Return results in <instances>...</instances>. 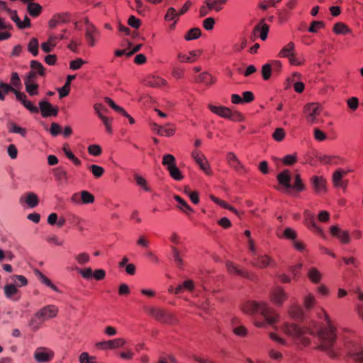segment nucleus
Segmentation results:
<instances>
[{"label":"nucleus","mask_w":363,"mask_h":363,"mask_svg":"<svg viewBox=\"0 0 363 363\" xmlns=\"http://www.w3.org/2000/svg\"><path fill=\"white\" fill-rule=\"evenodd\" d=\"M277 181L280 185L286 189H290L291 185V174L289 170H284L277 175Z\"/></svg>","instance_id":"bb28decb"},{"label":"nucleus","mask_w":363,"mask_h":363,"mask_svg":"<svg viewBox=\"0 0 363 363\" xmlns=\"http://www.w3.org/2000/svg\"><path fill=\"white\" fill-rule=\"evenodd\" d=\"M347 357L355 363H363V347L357 346L348 351Z\"/></svg>","instance_id":"393cba45"},{"label":"nucleus","mask_w":363,"mask_h":363,"mask_svg":"<svg viewBox=\"0 0 363 363\" xmlns=\"http://www.w3.org/2000/svg\"><path fill=\"white\" fill-rule=\"evenodd\" d=\"M100 38V32L89 21L85 20V39L89 46L94 47Z\"/></svg>","instance_id":"20e7f679"},{"label":"nucleus","mask_w":363,"mask_h":363,"mask_svg":"<svg viewBox=\"0 0 363 363\" xmlns=\"http://www.w3.org/2000/svg\"><path fill=\"white\" fill-rule=\"evenodd\" d=\"M167 171L169 172L170 177L176 181H181L184 179V176H183L182 172L177 167V165L174 166L173 167H172L171 169H169Z\"/></svg>","instance_id":"5fc2aeb1"},{"label":"nucleus","mask_w":363,"mask_h":363,"mask_svg":"<svg viewBox=\"0 0 363 363\" xmlns=\"http://www.w3.org/2000/svg\"><path fill=\"white\" fill-rule=\"evenodd\" d=\"M67 30L66 29H64L62 30V33L60 34H50L49 35L50 38V43L54 45L55 46L57 45V44L63 39H67L68 36L66 35Z\"/></svg>","instance_id":"58836bf2"},{"label":"nucleus","mask_w":363,"mask_h":363,"mask_svg":"<svg viewBox=\"0 0 363 363\" xmlns=\"http://www.w3.org/2000/svg\"><path fill=\"white\" fill-rule=\"evenodd\" d=\"M105 101L116 111L122 114L123 116L127 117L129 114L122 107L116 105L115 102L110 98L106 97Z\"/></svg>","instance_id":"8fccbe9b"},{"label":"nucleus","mask_w":363,"mask_h":363,"mask_svg":"<svg viewBox=\"0 0 363 363\" xmlns=\"http://www.w3.org/2000/svg\"><path fill=\"white\" fill-rule=\"evenodd\" d=\"M105 101L116 111L122 114L123 116L127 117L129 114L122 107L116 105L115 102L110 98L106 97Z\"/></svg>","instance_id":"3c124183"},{"label":"nucleus","mask_w":363,"mask_h":363,"mask_svg":"<svg viewBox=\"0 0 363 363\" xmlns=\"http://www.w3.org/2000/svg\"><path fill=\"white\" fill-rule=\"evenodd\" d=\"M126 343L127 342L124 338L118 337L99 342L96 344V347L102 350H115L124 347Z\"/></svg>","instance_id":"423d86ee"},{"label":"nucleus","mask_w":363,"mask_h":363,"mask_svg":"<svg viewBox=\"0 0 363 363\" xmlns=\"http://www.w3.org/2000/svg\"><path fill=\"white\" fill-rule=\"evenodd\" d=\"M144 83L146 86L154 88L168 87V82L166 79L155 75L147 77L144 80Z\"/></svg>","instance_id":"f3484780"},{"label":"nucleus","mask_w":363,"mask_h":363,"mask_svg":"<svg viewBox=\"0 0 363 363\" xmlns=\"http://www.w3.org/2000/svg\"><path fill=\"white\" fill-rule=\"evenodd\" d=\"M145 311L148 315L162 323H167L172 319V315L170 313L161 308L150 307L146 308Z\"/></svg>","instance_id":"6e6552de"},{"label":"nucleus","mask_w":363,"mask_h":363,"mask_svg":"<svg viewBox=\"0 0 363 363\" xmlns=\"http://www.w3.org/2000/svg\"><path fill=\"white\" fill-rule=\"evenodd\" d=\"M228 0H206L205 1L211 11L219 12L223 9V6Z\"/></svg>","instance_id":"7c9ffc66"},{"label":"nucleus","mask_w":363,"mask_h":363,"mask_svg":"<svg viewBox=\"0 0 363 363\" xmlns=\"http://www.w3.org/2000/svg\"><path fill=\"white\" fill-rule=\"evenodd\" d=\"M80 197L82 204L92 203L95 200L94 195L87 191H82Z\"/></svg>","instance_id":"603ef678"},{"label":"nucleus","mask_w":363,"mask_h":363,"mask_svg":"<svg viewBox=\"0 0 363 363\" xmlns=\"http://www.w3.org/2000/svg\"><path fill=\"white\" fill-rule=\"evenodd\" d=\"M39 108L41 111L42 116L44 118L51 116H56L58 113L57 107H53L52 104L47 101H40Z\"/></svg>","instance_id":"6ab92c4d"},{"label":"nucleus","mask_w":363,"mask_h":363,"mask_svg":"<svg viewBox=\"0 0 363 363\" xmlns=\"http://www.w3.org/2000/svg\"><path fill=\"white\" fill-rule=\"evenodd\" d=\"M201 54V50H194L186 53L179 52L177 54V60L182 63H194L199 60Z\"/></svg>","instance_id":"f8f14e48"},{"label":"nucleus","mask_w":363,"mask_h":363,"mask_svg":"<svg viewBox=\"0 0 363 363\" xmlns=\"http://www.w3.org/2000/svg\"><path fill=\"white\" fill-rule=\"evenodd\" d=\"M307 275L309 280L313 284L319 283L322 279V274L315 267L311 268L308 270Z\"/></svg>","instance_id":"f704fd0d"},{"label":"nucleus","mask_w":363,"mask_h":363,"mask_svg":"<svg viewBox=\"0 0 363 363\" xmlns=\"http://www.w3.org/2000/svg\"><path fill=\"white\" fill-rule=\"evenodd\" d=\"M333 32L337 35H347L352 33V30L345 24L341 22L334 25Z\"/></svg>","instance_id":"2f4dec72"},{"label":"nucleus","mask_w":363,"mask_h":363,"mask_svg":"<svg viewBox=\"0 0 363 363\" xmlns=\"http://www.w3.org/2000/svg\"><path fill=\"white\" fill-rule=\"evenodd\" d=\"M298 161V154L294 152L291 155L284 156L282 159V162L284 165L291 166L296 164Z\"/></svg>","instance_id":"6e6d98bb"},{"label":"nucleus","mask_w":363,"mask_h":363,"mask_svg":"<svg viewBox=\"0 0 363 363\" xmlns=\"http://www.w3.org/2000/svg\"><path fill=\"white\" fill-rule=\"evenodd\" d=\"M311 182L317 194H321L326 192V180L323 177L313 176L311 177Z\"/></svg>","instance_id":"412c9836"},{"label":"nucleus","mask_w":363,"mask_h":363,"mask_svg":"<svg viewBox=\"0 0 363 363\" xmlns=\"http://www.w3.org/2000/svg\"><path fill=\"white\" fill-rule=\"evenodd\" d=\"M330 232L333 236L337 238L343 244H347L350 241L349 233L347 231L342 230L337 225L331 226Z\"/></svg>","instance_id":"4be33fe9"},{"label":"nucleus","mask_w":363,"mask_h":363,"mask_svg":"<svg viewBox=\"0 0 363 363\" xmlns=\"http://www.w3.org/2000/svg\"><path fill=\"white\" fill-rule=\"evenodd\" d=\"M349 172H350V169L347 170L342 168H339L334 172L332 181L335 187L342 189L346 188L347 184L342 180V179Z\"/></svg>","instance_id":"dca6fc26"},{"label":"nucleus","mask_w":363,"mask_h":363,"mask_svg":"<svg viewBox=\"0 0 363 363\" xmlns=\"http://www.w3.org/2000/svg\"><path fill=\"white\" fill-rule=\"evenodd\" d=\"M79 361L80 363H98L96 357L95 356H91L86 352L81 353L79 357Z\"/></svg>","instance_id":"864d4df0"},{"label":"nucleus","mask_w":363,"mask_h":363,"mask_svg":"<svg viewBox=\"0 0 363 363\" xmlns=\"http://www.w3.org/2000/svg\"><path fill=\"white\" fill-rule=\"evenodd\" d=\"M44 322L45 321L43 320V319H41L40 317L38 318L37 314L35 313L30 322V325L33 330H37L40 328Z\"/></svg>","instance_id":"774afa93"},{"label":"nucleus","mask_w":363,"mask_h":363,"mask_svg":"<svg viewBox=\"0 0 363 363\" xmlns=\"http://www.w3.org/2000/svg\"><path fill=\"white\" fill-rule=\"evenodd\" d=\"M269 298L272 303L279 306L288 298V295L282 287L276 286L271 290Z\"/></svg>","instance_id":"1a4fd4ad"},{"label":"nucleus","mask_w":363,"mask_h":363,"mask_svg":"<svg viewBox=\"0 0 363 363\" xmlns=\"http://www.w3.org/2000/svg\"><path fill=\"white\" fill-rule=\"evenodd\" d=\"M35 274L37 275V277H38L40 281L43 284L50 287V289H52L53 291H55L56 292H60V290L58 289V288L54 284H52V282L45 275H44L40 271L36 270Z\"/></svg>","instance_id":"473e14b6"},{"label":"nucleus","mask_w":363,"mask_h":363,"mask_svg":"<svg viewBox=\"0 0 363 363\" xmlns=\"http://www.w3.org/2000/svg\"><path fill=\"white\" fill-rule=\"evenodd\" d=\"M14 91V88L11 85L0 82V100L4 101L5 99V96L9 92H13Z\"/></svg>","instance_id":"37998d69"},{"label":"nucleus","mask_w":363,"mask_h":363,"mask_svg":"<svg viewBox=\"0 0 363 363\" xmlns=\"http://www.w3.org/2000/svg\"><path fill=\"white\" fill-rule=\"evenodd\" d=\"M9 132L20 134L23 137H25L26 135V130L25 128L18 126L13 123L9 125Z\"/></svg>","instance_id":"69168bd1"},{"label":"nucleus","mask_w":363,"mask_h":363,"mask_svg":"<svg viewBox=\"0 0 363 363\" xmlns=\"http://www.w3.org/2000/svg\"><path fill=\"white\" fill-rule=\"evenodd\" d=\"M78 272L85 279H94L96 281L103 280L106 277V272L104 269H99L95 271H92L91 267L84 269L78 268Z\"/></svg>","instance_id":"0eeeda50"},{"label":"nucleus","mask_w":363,"mask_h":363,"mask_svg":"<svg viewBox=\"0 0 363 363\" xmlns=\"http://www.w3.org/2000/svg\"><path fill=\"white\" fill-rule=\"evenodd\" d=\"M252 266L263 269L274 264V261L267 255H255L251 260Z\"/></svg>","instance_id":"ddd939ff"},{"label":"nucleus","mask_w":363,"mask_h":363,"mask_svg":"<svg viewBox=\"0 0 363 363\" xmlns=\"http://www.w3.org/2000/svg\"><path fill=\"white\" fill-rule=\"evenodd\" d=\"M269 30V26L263 22L259 23L255 28V31H259V37L262 40H265L267 39Z\"/></svg>","instance_id":"ea45409f"},{"label":"nucleus","mask_w":363,"mask_h":363,"mask_svg":"<svg viewBox=\"0 0 363 363\" xmlns=\"http://www.w3.org/2000/svg\"><path fill=\"white\" fill-rule=\"evenodd\" d=\"M226 267L230 274L240 276L250 280H255L256 279V275L254 273L245 269H238V267L231 262L226 263Z\"/></svg>","instance_id":"4468645a"},{"label":"nucleus","mask_w":363,"mask_h":363,"mask_svg":"<svg viewBox=\"0 0 363 363\" xmlns=\"http://www.w3.org/2000/svg\"><path fill=\"white\" fill-rule=\"evenodd\" d=\"M208 109L213 113L216 114L217 116L224 118H228L231 119L233 118V113L232 111L223 106H216L211 104H209L208 105Z\"/></svg>","instance_id":"a211bd4d"},{"label":"nucleus","mask_w":363,"mask_h":363,"mask_svg":"<svg viewBox=\"0 0 363 363\" xmlns=\"http://www.w3.org/2000/svg\"><path fill=\"white\" fill-rule=\"evenodd\" d=\"M247 45V40L244 38H240L238 42L235 43L232 47V50L234 52H240Z\"/></svg>","instance_id":"052dcab7"},{"label":"nucleus","mask_w":363,"mask_h":363,"mask_svg":"<svg viewBox=\"0 0 363 363\" xmlns=\"http://www.w3.org/2000/svg\"><path fill=\"white\" fill-rule=\"evenodd\" d=\"M12 28L11 24L7 23L4 19L0 18V41L7 40L11 34L8 31Z\"/></svg>","instance_id":"cd10ccee"},{"label":"nucleus","mask_w":363,"mask_h":363,"mask_svg":"<svg viewBox=\"0 0 363 363\" xmlns=\"http://www.w3.org/2000/svg\"><path fill=\"white\" fill-rule=\"evenodd\" d=\"M11 86L18 90L21 87V81L17 72H13L11 77Z\"/></svg>","instance_id":"e2e57ef3"},{"label":"nucleus","mask_w":363,"mask_h":363,"mask_svg":"<svg viewBox=\"0 0 363 363\" xmlns=\"http://www.w3.org/2000/svg\"><path fill=\"white\" fill-rule=\"evenodd\" d=\"M157 133L162 136H172L175 133V129L173 125L167 124L165 126H157Z\"/></svg>","instance_id":"e433bc0d"},{"label":"nucleus","mask_w":363,"mask_h":363,"mask_svg":"<svg viewBox=\"0 0 363 363\" xmlns=\"http://www.w3.org/2000/svg\"><path fill=\"white\" fill-rule=\"evenodd\" d=\"M211 199L216 203V204L219 205L220 207L228 209L231 212L234 213L235 214H238V211L233 206H230L228 203H227L225 201L220 199L219 198L211 195L210 196Z\"/></svg>","instance_id":"4c0bfd02"},{"label":"nucleus","mask_w":363,"mask_h":363,"mask_svg":"<svg viewBox=\"0 0 363 363\" xmlns=\"http://www.w3.org/2000/svg\"><path fill=\"white\" fill-rule=\"evenodd\" d=\"M27 11L33 17L38 16L42 12V6L38 3L29 2Z\"/></svg>","instance_id":"c9c22d12"},{"label":"nucleus","mask_w":363,"mask_h":363,"mask_svg":"<svg viewBox=\"0 0 363 363\" xmlns=\"http://www.w3.org/2000/svg\"><path fill=\"white\" fill-rule=\"evenodd\" d=\"M191 157L194 161L198 164L200 169L206 174L211 175L213 172L211 166L207 161L205 155L199 150H194L191 152Z\"/></svg>","instance_id":"39448f33"},{"label":"nucleus","mask_w":363,"mask_h":363,"mask_svg":"<svg viewBox=\"0 0 363 363\" xmlns=\"http://www.w3.org/2000/svg\"><path fill=\"white\" fill-rule=\"evenodd\" d=\"M162 164L166 167L167 170H169L177 165L176 158L172 154H165L162 157Z\"/></svg>","instance_id":"72a5a7b5"},{"label":"nucleus","mask_w":363,"mask_h":363,"mask_svg":"<svg viewBox=\"0 0 363 363\" xmlns=\"http://www.w3.org/2000/svg\"><path fill=\"white\" fill-rule=\"evenodd\" d=\"M58 311V308L55 305H48L39 310L36 314L38 318L40 317L43 320L45 321L56 317Z\"/></svg>","instance_id":"2eb2a0df"},{"label":"nucleus","mask_w":363,"mask_h":363,"mask_svg":"<svg viewBox=\"0 0 363 363\" xmlns=\"http://www.w3.org/2000/svg\"><path fill=\"white\" fill-rule=\"evenodd\" d=\"M291 188L297 191H302L305 189V185L301 179L300 174H297L295 175L294 184L291 185Z\"/></svg>","instance_id":"680f3d73"},{"label":"nucleus","mask_w":363,"mask_h":363,"mask_svg":"<svg viewBox=\"0 0 363 363\" xmlns=\"http://www.w3.org/2000/svg\"><path fill=\"white\" fill-rule=\"evenodd\" d=\"M55 356L53 350L50 348L40 347L34 352V358L38 363H44L51 361Z\"/></svg>","instance_id":"9d476101"},{"label":"nucleus","mask_w":363,"mask_h":363,"mask_svg":"<svg viewBox=\"0 0 363 363\" xmlns=\"http://www.w3.org/2000/svg\"><path fill=\"white\" fill-rule=\"evenodd\" d=\"M316 302L315 297L312 294H308L303 298V306L307 310L311 309Z\"/></svg>","instance_id":"49530a36"},{"label":"nucleus","mask_w":363,"mask_h":363,"mask_svg":"<svg viewBox=\"0 0 363 363\" xmlns=\"http://www.w3.org/2000/svg\"><path fill=\"white\" fill-rule=\"evenodd\" d=\"M226 160L228 164L237 172L244 170V166L239 160L234 152H230L226 155Z\"/></svg>","instance_id":"5701e85b"},{"label":"nucleus","mask_w":363,"mask_h":363,"mask_svg":"<svg viewBox=\"0 0 363 363\" xmlns=\"http://www.w3.org/2000/svg\"><path fill=\"white\" fill-rule=\"evenodd\" d=\"M286 136V133L284 128H277L275 129L273 133L272 138L275 141L281 142L282 141Z\"/></svg>","instance_id":"0e129e2a"},{"label":"nucleus","mask_w":363,"mask_h":363,"mask_svg":"<svg viewBox=\"0 0 363 363\" xmlns=\"http://www.w3.org/2000/svg\"><path fill=\"white\" fill-rule=\"evenodd\" d=\"M4 293L7 298H12L18 292V289L14 284H7L4 286Z\"/></svg>","instance_id":"338daca9"},{"label":"nucleus","mask_w":363,"mask_h":363,"mask_svg":"<svg viewBox=\"0 0 363 363\" xmlns=\"http://www.w3.org/2000/svg\"><path fill=\"white\" fill-rule=\"evenodd\" d=\"M295 52V45L293 42H289L284 45L279 51L278 56L282 58H289Z\"/></svg>","instance_id":"c85d7f7f"},{"label":"nucleus","mask_w":363,"mask_h":363,"mask_svg":"<svg viewBox=\"0 0 363 363\" xmlns=\"http://www.w3.org/2000/svg\"><path fill=\"white\" fill-rule=\"evenodd\" d=\"M74 259L79 264L83 265L90 261V255L86 252H82L76 255Z\"/></svg>","instance_id":"bf43d9fd"},{"label":"nucleus","mask_w":363,"mask_h":363,"mask_svg":"<svg viewBox=\"0 0 363 363\" xmlns=\"http://www.w3.org/2000/svg\"><path fill=\"white\" fill-rule=\"evenodd\" d=\"M69 21V15L67 13H57L54 15L49 21L48 26L50 28H55L60 23Z\"/></svg>","instance_id":"a878e982"},{"label":"nucleus","mask_w":363,"mask_h":363,"mask_svg":"<svg viewBox=\"0 0 363 363\" xmlns=\"http://www.w3.org/2000/svg\"><path fill=\"white\" fill-rule=\"evenodd\" d=\"M134 179L138 186L141 187L144 191L150 192L151 189L148 186L147 180L139 174H135Z\"/></svg>","instance_id":"de8ad7c7"},{"label":"nucleus","mask_w":363,"mask_h":363,"mask_svg":"<svg viewBox=\"0 0 363 363\" xmlns=\"http://www.w3.org/2000/svg\"><path fill=\"white\" fill-rule=\"evenodd\" d=\"M322 107L318 103L307 104L303 108V115L308 124L314 125L321 123Z\"/></svg>","instance_id":"7ed1b4c3"},{"label":"nucleus","mask_w":363,"mask_h":363,"mask_svg":"<svg viewBox=\"0 0 363 363\" xmlns=\"http://www.w3.org/2000/svg\"><path fill=\"white\" fill-rule=\"evenodd\" d=\"M289 313L292 318L298 319L302 317L303 311L301 306L297 305H293L289 308Z\"/></svg>","instance_id":"09e8293b"},{"label":"nucleus","mask_w":363,"mask_h":363,"mask_svg":"<svg viewBox=\"0 0 363 363\" xmlns=\"http://www.w3.org/2000/svg\"><path fill=\"white\" fill-rule=\"evenodd\" d=\"M25 202L30 208H34L38 206L39 200L35 194L30 192L26 194Z\"/></svg>","instance_id":"a19ab883"},{"label":"nucleus","mask_w":363,"mask_h":363,"mask_svg":"<svg viewBox=\"0 0 363 363\" xmlns=\"http://www.w3.org/2000/svg\"><path fill=\"white\" fill-rule=\"evenodd\" d=\"M240 308L247 315H252L259 313L264 318V320L262 321H254V325L257 328H264L267 325H273L277 323L279 318V315L276 311L265 301H247L241 305Z\"/></svg>","instance_id":"f03ea898"},{"label":"nucleus","mask_w":363,"mask_h":363,"mask_svg":"<svg viewBox=\"0 0 363 363\" xmlns=\"http://www.w3.org/2000/svg\"><path fill=\"white\" fill-rule=\"evenodd\" d=\"M31 70H34L40 76L45 75V68L43 65L36 60H32L30 62Z\"/></svg>","instance_id":"4d7b16f0"},{"label":"nucleus","mask_w":363,"mask_h":363,"mask_svg":"<svg viewBox=\"0 0 363 363\" xmlns=\"http://www.w3.org/2000/svg\"><path fill=\"white\" fill-rule=\"evenodd\" d=\"M195 82L210 86L216 82V77L210 72H203L195 77Z\"/></svg>","instance_id":"aec40b11"},{"label":"nucleus","mask_w":363,"mask_h":363,"mask_svg":"<svg viewBox=\"0 0 363 363\" xmlns=\"http://www.w3.org/2000/svg\"><path fill=\"white\" fill-rule=\"evenodd\" d=\"M38 47L39 43L38 40L35 38H33L30 39L28 44V50L30 52L34 57L37 56L38 54Z\"/></svg>","instance_id":"a18cd8bd"},{"label":"nucleus","mask_w":363,"mask_h":363,"mask_svg":"<svg viewBox=\"0 0 363 363\" xmlns=\"http://www.w3.org/2000/svg\"><path fill=\"white\" fill-rule=\"evenodd\" d=\"M194 289V281L192 280H186L175 288L174 294H179L184 291H191Z\"/></svg>","instance_id":"c756f323"},{"label":"nucleus","mask_w":363,"mask_h":363,"mask_svg":"<svg viewBox=\"0 0 363 363\" xmlns=\"http://www.w3.org/2000/svg\"><path fill=\"white\" fill-rule=\"evenodd\" d=\"M303 218L305 225L310 230L320 236L324 235L323 230L316 224L314 214L311 211L306 210L303 213Z\"/></svg>","instance_id":"9b49d317"},{"label":"nucleus","mask_w":363,"mask_h":363,"mask_svg":"<svg viewBox=\"0 0 363 363\" xmlns=\"http://www.w3.org/2000/svg\"><path fill=\"white\" fill-rule=\"evenodd\" d=\"M174 199L177 202V208L182 211L187 216H191L194 213V210L184 200L181 196L178 195L174 196Z\"/></svg>","instance_id":"b1692460"},{"label":"nucleus","mask_w":363,"mask_h":363,"mask_svg":"<svg viewBox=\"0 0 363 363\" xmlns=\"http://www.w3.org/2000/svg\"><path fill=\"white\" fill-rule=\"evenodd\" d=\"M201 35V31L199 28H193L188 30L184 35V39L187 41L199 38Z\"/></svg>","instance_id":"79ce46f5"},{"label":"nucleus","mask_w":363,"mask_h":363,"mask_svg":"<svg viewBox=\"0 0 363 363\" xmlns=\"http://www.w3.org/2000/svg\"><path fill=\"white\" fill-rule=\"evenodd\" d=\"M179 17L178 11L175 10L173 7H169L164 16V19L167 21H174V23H177Z\"/></svg>","instance_id":"c03bdc74"},{"label":"nucleus","mask_w":363,"mask_h":363,"mask_svg":"<svg viewBox=\"0 0 363 363\" xmlns=\"http://www.w3.org/2000/svg\"><path fill=\"white\" fill-rule=\"evenodd\" d=\"M88 168L96 178L101 177L105 172L104 169L102 167L96 164H91L89 166Z\"/></svg>","instance_id":"13d9d810"},{"label":"nucleus","mask_w":363,"mask_h":363,"mask_svg":"<svg viewBox=\"0 0 363 363\" xmlns=\"http://www.w3.org/2000/svg\"><path fill=\"white\" fill-rule=\"evenodd\" d=\"M318 318L324 319L325 327H322L315 321L311 322L308 326L286 322L281 326V330L286 335L290 337L300 349L310 346L311 336L315 335L320 342L319 347L327 352L330 357L335 358L338 356V352L333 350V347L337 338L336 328L324 309H321Z\"/></svg>","instance_id":"f257e3e1"}]
</instances>
